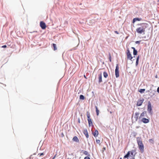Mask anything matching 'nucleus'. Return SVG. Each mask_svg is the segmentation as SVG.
Listing matches in <instances>:
<instances>
[{"instance_id": "obj_48", "label": "nucleus", "mask_w": 159, "mask_h": 159, "mask_svg": "<svg viewBox=\"0 0 159 159\" xmlns=\"http://www.w3.org/2000/svg\"><path fill=\"white\" fill-rule=\"evenodd\" d=\"M133 116H132V117L131 119H132V118H133Z\"/></svg>"}, {"instance_id": "obj_9", "label": "nucleus", "mask_w": 159, "mask_h": 159, "mask_svg": "<svg viewBox=\"0 0 159 159\" xmlns=\"http://www.w3.org/2000/svg\"><path fill=\"white\" fill-rule=\"evenodd\" d=\"M136 152V150L134 149V150H132L130 151H129L128 152H129V156H130V155L131 154V155L132 156L131 157H134L136 153H135L134 154V152Z\"/></svg>"}, {"instance_id": "obj_47", "label": "nucleus", "mask_w": 159, "mask_h": 159, "mask_svg": "<svg viewBox=\"0 0 159 159\" xmlns=\"http://www.w3.org/2000/svg\"><path fill=\"white\" fill-rule=\"evenodd\" d=\"M133 116H132V117L131 119H132V118H133Z\"/></svg>"}, {"instance_id": "obj_3", "label": "nucleus", "mask_w": 159, "mask_h": 159, "mask_svg": "<svg viewBox=\"0 0 159 159\" xmlns=\"http://www.w3.org/2000/svg\"><path fill=\"white\" fill-rule=\"evenodd\" d=\"M147 111L149 114L151 115H153V111L152 110L151 103L150 101H149L148 103Z\"/></svg>"}, {"instance_id": "obj_27", "label": "nucleus", "mask_w": 159, "mask_h": 159, "mask_svg": "<svg viewBox=\"0 0 159 159\" xmlns=\"http://www.w3.org/2000/svg\"><path fill=\"white\" fill-rule=\"evenodd\" d=\"M132 134H133V136L134 137H135L137 134V133L134 131L132 132Z\"/></svg>"}, {"instance_id": "obj_6", "label": "nucleus", "mask_w": 159, "mask_h": 159, "mask_svg": "<svg viewBox=\"0 0 159 159\" xmlns=\"http://www.w3.org/2000/svg\"><path fill=\"white\" fill-rule=\"evenodd\" d=\"M119 67L118 64H116L115 70V75L116 78L119 76Z\"/></svg>"}, {"instance_id": "obj_35", "label": "nucleus", "mask_w": 159, "mask_h": 159, "mask_svg": "<svg viewBox=\"0 0 159 159\" xmlns=\"http://www.w3.org/2000/svg\"><path fill=\"white\" fill-rule=\"evenodd\" d=\"M7 47V46L6 45H5L2 46V48H6Z\"/></svg>"}, {"instance_id": "obj_10", "label": "nucleus", "mask_w": 159, "mask_h": 159, "mask_svg": "<svg viewBox=\"0 0 159 159\" xmlns=\"http://www.w3.org/2000/svg\"><path fill=\"white\" fill-rule=\"evenodd\" d=\"M141 121L143 123L146 124L149 122V119H147L145 118H143L142 119Z\"/></svg>"}, {"instance_id": "obj_2", "label": "nucleus", "mask_w": 159, "mask_h": 159, "mask_svg": "<svg viewBox=\"0 0 159 159\" xmlns=\"http://www.w3.org/2000/svg\"><path fill=\"white\" fill-rule=\"evenodd\" d=\"M136 139L139 148L141 152L143 153L144 152V146L142 142V138L141 137H138Z\"/></svg>"}, {"instance_id": "obj_19", "label": "nucleus", "mask_w": 159, "mask_h": 159, "mask_svg": "<svg viewBox=\"0 0 159 159\" xmlns=\"http://www.w3.org/2000/svg\"><path fill=\"white\" fill-rule=\"evenodd\" d=\"M129 152H128L127 154L124 156L123 157V159H125V158H127V159L129 157Z\"/></svg>"}, {"instance_id": "obj_12", "label": "nucleus", "mask_w": 159, "mask_h": 159, "mask_svg": "<svg viewBox=\"0 0 159 159\" xmlns=\"http://www.w3.org/2000/svg\"><path fill=\"white\" fill-rule=\"evenodd\" d=\"M139 114V113L137 112H136L134 114V117L135 119V121H137L138 120Z\"/></svg>"}, {"instance_id": "obj_1", "label": "nucleus", "mask_w": 159, "mask_h": 159, "mask_svg": "<svg viewBox=\"0 0 159 159\" xmlns=\"http://www.w3.org/2000/svg\"><path fill=\"white\" fill-rule=\"evenodd\" d=\"M140 27L138 28L136 30V32L139 34H144L145 29L148 27V24L146 23H142L138 25Z\"/></svg>"}, {"instance_id": "obj_23", "label": "nucleus", "mask_w": 159, "mask_h": 159, "mask_svg": "<svg viewBox=\"0 0 159 159\" xmlns=\"http://www.w3.org/2000/svg\"><path fill=\"white\" fill-rule=\"evenodd\" d=\"M52 46L53 47V49L54 51L56 50H57V47L56 45V44L55 43H52Z\"/></svg>"}, {"instance_id": "obj_13", "label": "nucleus", "mask_w": 159, "mask_h": 159, "mask_svg": "<svg viewBox=\"0 0 159 159\" xmlns=\"http://www.w3.org/2000/svg\"><path fill=\"white\" fill-rule=\"evenodd\" d=\"M83 133L85 135L86 138H88L89 137V135L88 134L87 130L86 129H84L83 131Z\"/></svg>"}, {"instance_id": "obj_32", "label": "nucleus", "mask_w": 159, "mask_h": 159, "mask_svg": "<svg viewBox=\"0 0 159 159\" xmlns=\"http://www.w3.org/2000/svg\"><path fill=\"white\" fill-rule=\"evenodd\" d=\"M78 122L79 123H80V118H78Z\"/></svg>"}, {"instance_id": "obj_4", "label": "nucleus", "mask_w": 159, "mask_h": 159, "mask_svg": "<svg viewBox=\"0 0 159 159\" xmlns=\"http://www.w3.org/2000/svg\"><path fill=\"white\" fill-rule=\"evenodd\" d=\"M87 116L89 126V127L90 126L93 127V122L91 119L90 118V113L88 111H87Z\"/></svg>"}, {"instance_id": "obj_17", "label": "nucleus", "mask_w": 159, "mask_h": 159, "mask_svg": "<svg viewBox=\"0 0 159 159\" xmlns=\"http://www.w3.org/2000/svg\"><path fill=\"white\" fill-rule=\"evenodd\" d=\"M81 152H83V154L86 155L87 156H90V154L87 151L82 150Z\"/></svg>"}, {"instance_id": "obj_25", "label": "nucleus", "mask_w": 159, "mask_h": 159, "mask_svg": "<svg viewBox=\"0 0 159 159\" xmlns=\"http://www.w3.org/2000/svg\"><path fill=\"white\" fill-rule=\"evenodd\" d=\"M145 89H140L139 90V91L141 93H143L145 91Z\"/></svg>"}, {"instance_id": "obj_7", "label": "nucleus", "mask_w": 159, "mask_h": 159, "mask_svg": "<svg viewBox=\"0 0 159 159\" xmlns=\"http://www.w3.org/2000/svg\"><path fill=\"white\" fill-rule=\"evenodd\" d=\"M144 101V99L143 98H142V99H138L137 101V103L136 104V105L137 106H141L143 102Z\"/></svg>"}, {"instance_id": "obj_42", "label": "nucleus", "mask_w": 159, "mask_h": 159, "mask_svg": "<svg viewBox=\"0 0 159 159\" xmlns=\"http://www.w3.org/2000/svg\"><path fill=\"white\" fill-rule=\"evenodd\" d=\"M84 77L85 78H86V76H85V75H84Z\"/></svg>"}, {"instance_id": "obj_24", "label": "nucleus", "mask_w": 159, "mask_h": 159, "mask_svg": "<svg viewBox=\"0 0 159 159\" xmlns=\"http://www.w3.org/2000/svg\"><path fill=\"white\" fill-rule=\"evenodd\" d=\"M104 77L106 78L108 76V74L106 71H104L103 73Z\"/></svg>"}, {"instance_id": "obj_46", "label": "nucleus", "mask_w": 159, "mask_h": 159, "mask_svg": "<svg viewBox=\"0 0 159 159\" xmlns=\"http://www.w3.org/2000/svg\"><path fill=\"white\" fill-rule=\"evenodd\" d=\"M133 116H132V117L131 119H132V118H133Z\"/></svg>"}, {"instance_id": "obj_50", "label": "nucleus", "mask_w": 159, "mask_h": 159, "mask_svg": "<svg viewBox=\"0 0 159 159\" xmlns=\"http://www.w3.org/2000/svg\"><path fill=\"white\" fill-rule=\"evenodd\" d=\"M31 158V157H30V158Z\"/></svg>"}, {"instance_id": "obj_21", "label": "nucleus", "mask_w": 159, "mask_h": 159, "mask_svg": "<svg viewBox=\"0 0 159 159\" xmlns=\"http://www.w3.org/2000/svg\"><path fill=\"white\" fill-rule=\"evenodd\" d=\"M96 108V114L97 116H98L99 114V110H98L97 106H95V107Z\"/></svg>"}, {"instance_id": "obj_33", "label": "nucleus", "mask_w": 159, "mask_h": 159, "mask_svg": "<svg viewBox=\"0 0 159 159\" xmlns=\"http://www.w3.org/2000/svg\"><path fill=\"white\" fill-rule=\"evenodd\" d=\"M138 63H139V61H136V64H135L136 66H137L138 65Z\"/></svg>"}, {"instance_id": "obj_36", "label": "nucleus", "mask_w": 159, "mask_h": 159, "mask_svg": "<svg viewBox=\"0 0 159 159\" xmlns=\"http://www.w3.org/2000/svg\"><path fill=\"white\" fill-rule=\"evenodd\" d=\"M152 141L153 142V140H152V139H149V142H151V141Z\"/></svg>"}, {"instance_id": "obj_15", "label": "nucleus", "mask_w": 159, "mask_h": 159, "mask_svg": "<svg viewBox=\"0 0 159 159\" xmlns=\"http://www.w3.org/2000/svg\"><path fill=\"white\" fill-rule=\"evenodd\" d=\"M142 19L139 18H134L133 20L132 23H134L136 21H140Z\"/></svg>"}, {"instance_id": "obj_8", "label": "nucleus", "mask_w": 159, "mask_h": 159, "mask_svg": "<svg viewBox=\"0 0 159 159\" xmlns=\"http://www.w3.org/2000/svg\"><path fill=\"white\" fill-rule=\"evenodd\" d=\"M40 26L43 30H44L46 27V25L44 22L41 21L40 23Z\"/></svg>"}, {"instance_id": "obj_43", "label": "nucleus", "mask_w": 159, "mask_h": 159, "mask_svg": "<svg viewBox=\"0 0 159 159\" xmlns=\"http://www.w3.org/2000/svg\"><path fill=\"white\" fill-rule=\"evenodd\" d=\"M155 77H156V78H157V75H156V76H155Z\"/></svg>"}, {"instance_id": "obj_45", "label": "nucleus", "mask_w": 159, "mask_h": 159, "mask_svg": "<svg viewBox=\"0 0 159 159\" xmlns=\"http://www.w3.org/2000/svg\"><path fill=\"white\" fill-rule=\"evenodd\" d=\"M152 95H154V93H153V94H152Z\"/></svg>"}, {"instance_id": "obj_37", "label": "nucleus", "mask_w": 159, "mask_h": 159, "mask_svg": "<svg viewBox=\"0 0 159 159\" xmlns=\"http://www.w3.org/2000/svg\"><path fill=\"white\" fill-rule=\"evenodd\" d=\"M114 32H115V33H116V34H119V32H118V31H114Z\"/></svg>"}, {"instance_id": "obj_28", "label": "nucleus", "mask_w": 159, "mask_h": 159, "mask_svg": "<svg viewBox=\"0 0 159 159\" xmlns=\"http://www.w3.org/2000/svg\"><path fill=\"white\" fill-rule=\"evenodd\" d=\"M96 142L97 143L100 144V140H99V139H96Z\"/></svg>"}, {"instance_id": "obj_5", "label": "nucleus", "mask_w": 159, "mask_h": 159, "mask_svg": "<svg viewBox=\"0 0 159 159\" xmlns=\"http://www.w3.org/2000/svg\"><path fill=\"white\" fill-rule=\"evenodd\" d=\"M126 54L127 56V58L130 60H132V59L133 58V57H132L131 54L130 50L129 48H128L126 50Z\"/></svg>"}, {"instance_id": "obj_39", "label": "nucleus", "mask_w": 159, "mask_h": 159, "mask_svg": "<svg viewBox=\"0 0 159 159\" xmlns=\"http://www.w3.org/2000/svg\"><path fill=\"white\" fill-rule=\"evenodd\" d=\"M128 159H135V158L134 157H132V158H131L129 157Z\"/></svg>"}, {"instance_id": "obj_40", "label": "nucleus", "mask_w": 159, "mask_h": 159, "mask_svg": "<svg viewBox=\"0 0 159 159\" xmlns=\"http://www.w3.org/2000/svg\"><path fill=\"white\" fill-rule=\"evenodd\" d=\"M57 154H55L54 157L52 159H54V158H55Z\"/></svg>"}, {"instance_id": "obj_26", "label": "nucleus", "mask_w": 159, "mask_h": 159, "mask_svg": "<svg viewBox=\"0 0 159 159\" xmlns=\"http://www.w3.org/2000/svg\"><path fill=\"white\" fill-rule=\"evenodd\" d=\"M108 55H109V60L110 62H111V54L110 53H109Z\"/></svg>"}, {"instance_id": "obj_18", "label": "nucleus", "mask_w": 159, "mask_h": 159, "mask_svg": "<svg viewBox=\"0 0 159 159\" xmlns=\"http://www.w3.org/2000/svg\"><path fill=\"white\" fill-rule=\"evenodd\" d=\"M72 140L77 143H79V141L78 138L76 136H75L73 137Z\"/></svg>"}, {"instance_id": "obj_34", "label": "nucleus", "mask_w": 159, "mask_h": 159, "mask_svg": "<svg viewBox=\"0 0 159 159\" xmlns=\"http://www.w3.org/2000/svg\"><path fill=\"white\" fill-rule=\"evenodd\" d=\"M44 154L43 153H39L38 155H39V156H40L43 155Z\"/></svg>"}, {"instance_id": "obj_44", "label": "nucleus", "mask_w": 159, "mask_h": 159, "mask_svg": "<svg viewBox=\"0 0 159 159\" xmlns=\"http://www.w3.org/2000/svg\"><path fill=\"white\" fill-rule=\"evenodd\" d=\"M120 159H122V158L121 157H120Z\"/></svg>"}, {"instance_id": "obj_29", "label": "nucleus", "mask_w": 159, "mask_h": 159, "mask_svg": "<svg viewBox=\"0 0 159 159\" xmlns=\"http://www.w3.org/2000/svg\"><path fill=\"white\" fill-rule=\"evenodd\" d=\"M141 41V40L137 41L135 42V43L136 44H139Z\"/></svg>"}, {"instance_id": "obj_14", "label": "nucleus", "mask_w": 159, "mask_h": 159, "mask_svg": "<svg viewBox=\"0 0 159 159\" xmlns=\"http://www.w3.org/2000/svg\"><path fill=\"white\" fill-rule=\"evenodd\" d=\"M92 134L94 137H96L98 136V132L97 130H95L94 132H92Z\"/></svg>"}, {"instance_id": "obj_30", "label": "nucleus", "mask_w": 159, "mask_h": 159, "mask_svg": "<svg viewBox=\"0 0 159 159\" xmlns=\"http://www.w3.org/2000/svg\"><path fill=\"white\" fill-rule=\"evenodd\" d=\"M84 159H91L89 157H88V156H86V157H85L84 158Z\"/></svg>"}, {"instance_id": "obj_41", "label": "nucleus", "mask_w": 159, "mask_h": 159, "mask_svg": "<svg viewBox=\"0 0 159 159\" xmlns=\"http://www.w3.org/2000/svg\"><path fill=\"white\" fill-rule=\"evenodd\" d=\"M131 48L132 49H133V50H134V49H135V48L134 47H131Z\"/></svg>"}, {"instance_id": "obj_16", "label": "nucleus", "mask_w": 159, "mask_h": 159, "mask_svg": "<svg viewBox=\"0 0 159 159\" xmlns=\"http://www.w3.org/2000/svg\"><path fill=\"white\" fill-rule=\"evenodd\" d=\"M98 77V83H100L102 81V73H100Z\"/></svg>"}, {"instance_id": "obj_31", "label": "nucleus", "mask_w": 159, "mask_h": 159, "mask_svg": "<svg viewBox=\"0 0 159 159\" xmlns=\"http://www.w3.org/2000/svg\"><path fill=\"white\" fill-rule=\"evenodd\" d=\"M140 56L139 55L137 57L136 61H139V59Z\"/></svg>"}, {"instance_id": "obj_11", "label": "nucleus", "mask_w": 159, "mask_h": 159, "mask_svg": "<svg viewBox=\"0 0 159 159\" xmlns=\"http://www.w3.org/2000/svg\"><path fill=\"white\" fill-rule=\"evenodd\" d=\"M147 115V111H143L142 113L140 114V116L139 117V119H140L142 117L145 116Z\"/></svg>"}, {"instance_id": "obj_22", "label": "nucleus", "mask_w": 159, "mask_h": 159, "mask_svg": "<svg viewBox=\"0 0 159 159\" xmlns=\"http://www.w3.org/2000/svg\"><path fill=\"white\" fill-rule=\"evenodd\" d=\"M138 51L136 49H134L133 50V54L135 56L137 54Z\"/></svg>"}, {"instance_id": "obj_20", "label": "nucleus", "mask_w": 159, "mask_h": 159, "mask_svg": "<svg viewBox=\"0 0 159 159\" xmlns=\"http://www.w3.org/2000/svg\"><path fill=\"white\" fill-rule=\"evenodd\" d=\"M85 98V97L83 95H80V99L81 100H84Z\"/></svg>"}, {"instance_id": "obj_49", "label": "nucleus", "mask_w": 159, "mask_h": 159, "mask_svg": "<svg viewBox=\"0 0 159 159\" xmlns=\"http://www.w3.org/2000/svg\"><path fill=\"white\" fill-rule=\"evenodd\" d=\"M158 2H159V0H158V1H157Z\"/></svg>"}, {"instance_id": "obj_38", "label": "nucleus", "mask_w": 159, "mask_h": 159, "mask_svg": "<svg viewBox=\"0 0 159 159\" xmlns=\"http://www.w3.org/2000/svg\"><path fill=\"white\" fill-rule=\"evenodd\" d=\"M157 92L159 93V86L158 87L157 89Z\"/></svg>"}]
</instances>
